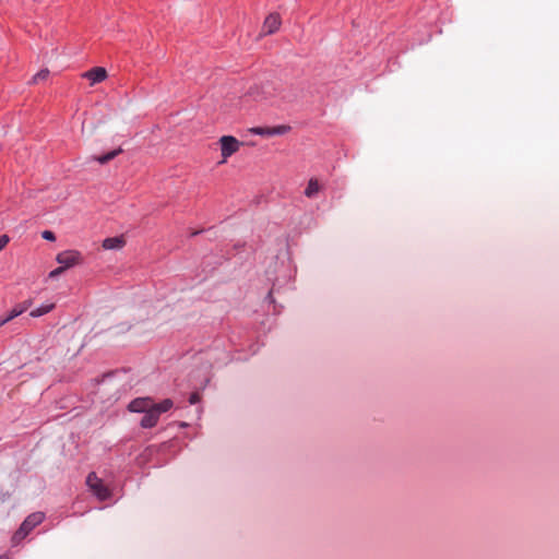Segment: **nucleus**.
Returning <instances> with one entry per match:
<instances>
[{"mask_svg": "<svg viewBox=\"0 0 559 559\" xmlns=\"http://www.w3.org/2000/svg\"><path fill=\"white\" fill-rule=\"evenodd\" d=\"M174 403L170 399H166L160 403H156L154 407L144 413L141 419L142 428H153L157 425L160 414L168 412L173 407Z\"/></svg>", "mask_w": 559, "mask_h": 559, "instance_id": "obj_1", "label": "nucleus"}, {"mask_svg": "<svg viewBox=\"0 0 559 559\" xmlns=\"http://www.w3.org/2000/svg\"><path fill=\"white\" fill-rule=\"evenodd\" d=\"M86 484L91 491L102 501L108 499L111 495L109 488L100 478L97 477L96 473L94 472L87 475Z\"/></svg>", "mask_w": 559, "mask_h": 559, "instance_id": "obj_2", "label": "nucleus"}, {"mask_svg": "<svg viewBox=\"0 0 559 559\" xmlns=\"http://www.w3.org/2000/svg\"><path fill=\"white\" fill-rule=\"evenodd\" d=\"M219 143H221V151H222V156H223V160L221 162V164L225 163L227 160V158L229 156H231L233 154H235L236 152H238V150L240 147L239 141L231 135L222 136L219 139Z\"/></svg>", "mask_w": 559, "mask_h": 559, "instance_id": "obj_3", "label": "nucleus"}, {"mask_svg": "<svg viewBox=\"0 0 559 559\" xmlns=\"http://www.w3.org/2000/svg\"><path fill=\"white\" fill-rule=\"evenodd\" d=\"M290 129L288 124H281L275 127H254L249 129V132L262 136H275L286 134Z\"/></svg>", "mask_w": 559, "mask_h": 559, "instance_id": "obj_4", "label": "nucleus"}, {"mask_svg": "<svg viewBox=\"0 0 559 559\" xmlns=\"http://www.w3.org/2000/svg\"><path fill=\"white\" fill-rule=\"evenodd\" d=\"M57 262L61 264L62 267H71L81 261V253L75 250H67L57 254Z\"/></svg>", "mask_w": 559, "mask_h": 559, "instance_id": "obj_5", "label": "nucleus"}, {"mask_svg": "<svg viewBox=\"0 0 559 559\" xmlns=\"http://www.w3.org/2000/svg\"><path fill=\"white\" fill-rule=\"evenodd\" d=\"M282 24V20L280 14L271 13L269 14L262 26V35H271L278 31Z\"/></svg>", "mask_w": 559, "mask_h": 559, "instance_id": "obj_6", "label": "nucleus"}, {"mask_svg": "<svg viewBox=\"0 0 559 559\" xmlns=\"http://www.w3.org/2000/svg\"><path fill=\"white\" fill-rule=\"evenodd\" d=\"M156 403L153 402L150 397H138L134 399L129 404V411L134 413H145L146 411H150L151 407H154Z\"/></svg>", "mask_w": 559, "mask_h": 559, "instance_id": "obj_7", "label": "nucleus"}, {"mask_svg": "<svg viewBox=\"0 0 559 559\" xmlns=\"http://www.w3.org/2000/svg\"><path fill=\"white\" fill-rule=\"evenodd\" d=\"M82 78L91 81V85L103 82L107 78V71L103 67H95L82 74Z\"/></svg>", "mask_w": 559, "mask_h": 559, "instance_id": "obj_8", "label": "nucleus"}, {"mask_svg": "<svg viewBox=\"0 0 559 559\" xmlns=\"http://www.w3.org/2000/svg\"><path fill=\"white\" fill-rule=\"evenodd\" d=\"M45 519L43 512H34L29 514L21 524L28 533H31L37 525H39Z\"/></svg>", "mask_w": 559, "mask_h": 559, "instance_id": "obj_9", "label": "nucleus"}, {"mask_svg": "<svg viewBox=\"0 0 559 559\" xmlns=\"http://www.w3.org/2000/svg\"><path fill=\"white\" fill-rule=\"evenodd\" d=\"M126 245V240L122 236L118 237H109L104 239L103 241V248L106 250H115V249H121Z\"/></svg>", "mask_w": 559, "mask_h": 559, "instance_id": "obj_10", "label": "nucleus"}, {"mask_svg": "<svg viewBox=\"0 0 559 559\" xmlns=\"http://www.w3.org/2000/svg\"><path fill=\"white\" fill-rule=\"evenodd\" d=\"M270 88V85H265V86H253L249 90V95L254 99V100H264V99H269V90Z\"/></svg>", "mask_w": 559, "mask_h": 559, "instance_id": "obj_11", "label": "nucleus"}, {"mask_svg": "<svg viewBox=\"0 0 559 559\" xmlns=\"http://www.w3.org/2000/svg\"><path fill=\"white\" fill-rule=\"evenodd\" d=\"M122 153V148L119 147L117 150H114L111 152H108L104 155H100V156H93L92 158L96 162H98L99 164L104 165V164H107L109 163L110 160H112L116 156H118L119 154Z\"/></svg>", "mask_w": 559, "mask_h": 559, "instance_id": "obj_12", "label": "nucleus"}, {"mask_svg": "<svg viewBox=\"0 0 559 559\" xmlns=\"http://www.w3.org/2000/svg\"><path fill=\"white\" fill-rule=\"evenodd\" d=\"M320 190V186L317 179L311 178L308 182V186L305 190V195L308 198H313Z\"/></svg>", "mask_w": 559, "mask_h": 559, "instance_id": "obj_13", "label": "nucleus"}, {"mask_svg": "<svg viewBox=\"0 0 559 559\" xmlns=\"http://www.w3.org/2000/svg\"><path fill=\"white\" fill-rule=\"evenodd\" d=\"M55 308V304H46L43 305L29 312V316L33 318L41 317L48 312H50Z\"/></svg>", "mask_w": 559, "mask_h": 559, "instance_id": "obj_14", "label": "nucleus"}, {"mask_svg": "<svg viewBox=\"0 0 559 559\" xmlns=\"http://www.w3.org/2000/svg\"><path fill=\"white\" fill-rule=\"evenodd\" d=\"M29 533L21 525L19 530L14 533L12 537V543L14 545H17L20 542H22Z\"/></svg>", "mask_w": 559, "mask_h": 559, "instance_id": "obj_15", "label": "nucleus"}, {"mask_svg": "<svg viewBox=\"0 0 559 559\" xmlns=\"http://www.w3.org/2000/svg\"><path fill=\"white\" fill-rule=\"evenodd\" d=\"M49 76V70L48 69H43L40 70L39 72H37L33 78H32V81L31 83L32 84H37L39 83L40 81H45L47 80V78Z\"/></svg>", "mask_w": 559, "mask_h": 559, "instance_id": "obj_16", "label": "nucleus"}, {"mask_svg": "<svg viewBox=\"0 0 559 559\" xmlns=\"http://www.w3.org/2000/svg\"><path fill=\"white\" fill-rule=\"evenodd\" d=\"M33 305V300L32 299H27V300H24L23 302L16 305L14 308L16 309V312L22 314L24 313L27 309H29Z\"/></svg>", "mask_w": 559, "mask_h": 559, "instance_id": "obj_17", "label": "nucleus"}, {"mask_svg": "<svg viewBox=\"0 0 559 559\" xmlns=\"http://www.w3.org/2000/svg\"><path fill=\"white\" fill-rule=\"evenodd\" d=\"M19 316L20 313L13 308L7 317L0 319V328Z\"/></svg>", "mask_w": 559, "mask_h": 559, "instance_id": "obj_18", "label": "nucleus"}, {"mask_svg": "<svg viewBox=\"0 0 559 559\" xmlns=\"http://www.w3.org/2000/svg\"><path fill=\"white\" fill-rule=\"evenodd\" d=\"M64 270H66L64 267L59 266V267H57V269L52 270V271L49 273V275H48V276H49V278H56V277H58L59 275H61V274L64 272Z\"/></svg>", "mask_w": 559, "mask_h": 559, "instance_id": "obj_19", "label": "nucleus"}, {"mask_svg": "<svg viewBox=\"0 0 559 559\" xmlns=\"http://www.w3.org/2000/svg\"><path fill=\"white\" fill-rule=\"evenodd\" d=\"M41 237L46 240L53 241L56 239L55 234L51 230H44Z\"/></svg>", "mask_w": 559, "mask_h": 559, "instance_id": "obj_20", "label": "nucleus"}, {"mask_svg": "<svg viewBox=\"0 0 559 559\" xmlns=\"http://www.w3.org/2000/svg\"><path fill=\"white\" fill-rule=\"evenodd\" d=\"M10 238L7 235L0 236V251H2L5 246L9 243Z\"/></svg>", "mask_w": 559, "mask_h": 559, "instance_id": "obj_21", "label": "nucleus"}, {"mask_svg": "<svg viewBox=\"0 0 559 559\" xmlns=\"http://www.w3.org/2000/svg\"><path fill=\"white\" fill-rule=\"evenodd\" d=\"M200 401V395L198 393H192L189 397L190 404H197Z\"/></svg>", "mask_w": 559, "mask_h": 559, "instance_id": "obj_22", "label": "nucleus"}, {"mask_svg": "<svg viewBox=\"0 0 559 559\" xmlns=\"http://www.w3.org/2000/svg\"><path fill=\"white\" fill-rule=\"evenodd\" d=\"M1 559H3V558H1Z\"/></svg>", "mask_w": 559, "mask_h": 559, "instance_id": "obj_23", "label": "nucleus"}]
</instances>
